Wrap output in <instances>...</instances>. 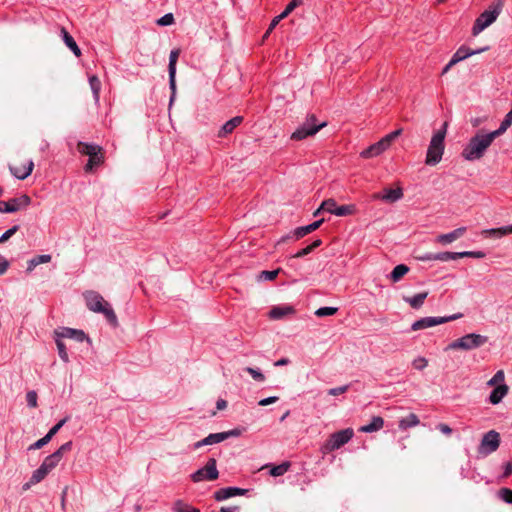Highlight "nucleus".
<instances>
[{
	"label": "nucleus",
	"mask_w": 512,
	"mask_h": 512,
	"mask_svg": "<svg viewBox=\"0 0 512 512\" xmlns=\"http://www.w3.org/2000/svg\"><path fill=\"white\" fill-rule=\"evenodd\" d=\"M497 137L494 131H477L463 148L461 156L467 161L480 160Z\"/></svg>",
	"instance_id": "obj_1"
},
{
	"label": "nucleus",
	"mask_w": 512,
	"mask_h": 512,
	"mask_svg": "<svg viewBox=\"0 0 512 512\" xmlns=\"http://www.w3.org/2000/svg\"><path fill=\"white\" fill-rule=\"evenodd\" d=\"M86 307L95 313L101 314L106 320H117L111 304L98 292L90 290L83 293Z\"/></svg>",
	"instance_id": "obj_2"
},
{
	"label": "nucleus",
	"mask_w": 512,
	"mask_h": 512,
	"mask_svg": "<svg viewBox=\"0 0 512 512\" xmlns=\"http://www.w3.org/2000/svg\"><path fill=\"white\" fill-rule=\"evenodd\" d=\"M448 123L444 122L442 129L435 132L431 138L430 144L427 149L425 164L434 166L438 164L443 156Z\"/></svg>",
	"instance_id": "obj_3"
},
{
	"label": "nucleus",
	"mask_w": 512,
	"mask_h": 512,
	"mask_svg": "<svg viewBox=\"0 0 512 512\" xmlns=\"http://www.w3.org/2000/svg\"><path fill=\"white\" fill-rule=\"evenodd\" d=\"M77 150L80 154L89 156L88 162L84 167L86 173L92 172L95 167L102 165L104 162L103 148L97 144L79 141L77 143Z\"/></svg>",
	"instance_id": "obj_4"
},
{
	"label": "nucleus",
	"mask_w": 512,
	"mask_h": 512,
	"mask_svg": "<svg viewBox=\"0 0 512 512\" xmlns=\"http://www.w3.org/2000/svg\"><path fill=\"white\" fill-rule=\"evenodd\" d=\"M488 342V337L481 334L470 333L458 339H455L447 345L445 351L448 350H463L470 351L477 349Z\"/></svg>",
	"instance_id": "obj_5"
},
{
	"label": "nucleus",
	"mask_w": 512,
	"mask_h": 512,
	"mask_svg": "<svg viewBox=\"0 0 512 512\" xmlns=\"http://www.w3.org/2000/svg\"><path fill=\"white\" fill-rule=\"evenodd\" d=\"M326 122L317 123L314 114L309 115L305 121L292 133L291 139L300 141L308 136L315 135L320 129L326 126Z\"/></svg>",
	"instance_id": "obj_6"
},
{
	"label": "nucleus",
	"mask_w": 512,
	"mask_h": 512,
	"mask_svg": "<svg viewBox=\"0 0 512 512\" xmlns=\"http://www.w3.org/2000/svg\"><path fill=\"white\" fill-rule=\"evenodd\" d=\"M354 436L352 428H346L337 431L329 436L327 441L324 443L322 450L324 453H330L332 451L340 449L346 443H348Z\"/></svg>",
	"instance_id": "obj_7"
},
{
	"label": "nucleus",
	"mask_w": 512,
	"mask_h": 512,
	"mask_svg": "<svg viewBox=\"0 0 512 512\" xmlns=\"http://www.w3.org/2000/svg\"><path fill=\"white\" fill-rule=\"evenodd\" d=\"M502 6H503L502 1L498 0L497 6L495 7L494 10H486L483 13H481L473 25V28H472L473 35L479 34L485 28L490 26L497 19L498 15L500 14Z\"/></svg>",
	"instance_id": "obj_8"
},
{
	"label": "nucleus",
	"mask_w": 512,
	"mask_h": 512,
	"mask_svg": "<svg viewBox=\"0 0 512 512\" xmlns=\"http://www.w3.org/2000/svg\"><path fill=\"white\" fill-rule=\"evenodd\" d=\"M218 476L219 472L217 470L216 460L214 458H210L204 467L198 469L191 475V480L195 483L203 480L213 481L216 480Z\"/></svg>",
	"instance_id": "obj_9"
},
{
	"label": "nucleus",
	"mask_w": 512,
	"mask_h": 512,
	"mask_svg": "<svg viewBox=\"0 0 512 512\" xmlns=\"http://www.w3.org/2000/svg\"><path fill=\"white\" fill-rule=\"evenodd\" d=\"M500 445V435L495 430H490L482 437L481 443L478 447V452L481 455L487 456L498 449Z\"/></svg>",
	"instance_id": "obj_10"
},
{
	"label": "nucleus",
	"mask_w": 512,
	"mask_h": 512,
	"mask_svg": "<svg viewBox=\"0 0 512 512\" xmlns=\"http://www.w3.org/2000/svg\"><path fill=\"white\" fill-rule=\"evenodd\" d=\"M31 203V198L23 194L19 197L12 198L8 201H0L1 213H14L21 209L28 207Z\"/></svg>",
	"instance_id": "obj_11"
},
{
	"label": "nucleus",
	"mask_w": 512,
	"mask_h": 512,
	"mask_svg": "<svg viewBox=\"0 0 512 512\" xmlns=\"http://www.w3.org/2000/svg\"><path fill=\"white\" fill-rule=\"evenodd\" d=\"M72 449V441L62 444L54 453L47 456L42 462L43 466L49 473L58 465L65 452Z\"/></svg>",
	"instance_id": "obj_12"
},
{
	"label": "nucleus",
	"mask_w": 512,
	"mask_h": 512,
	"mask_svg": "<svg viewBox=\"0 0 512 512\" xmlns=\"http://www.w3.org/2000/svg\"><path fill=\"white\" fill-rule=\"evenodd\" d=\"M34 169V162L31 159H27L19 165H10L9 170L13 176L19 180L28 178Z\"/></svg>",
	"instance_id": "obj_13"
},
{
	"label": "nucleus",
	"mask_w": 512,
	"mask_h": 512,
	"mask_svg": "<svg viewBox=\"0 0 512 512\" xmlns=\"http://www.w3.org/2000/svg\"><path fill=\"white\" fill-rule=\"evenodd\" d=\"M54 334H55V337H58L60 339L68 338V339H74L77 342H82L84 340H87L88 342H90V339L86 336L84 331L79 330V329L62 327L58 330H55Z\"/></svg>",
	"instance_id": "obj_14"
},
{
	"label": "nucleus",
	"mask_w": 512,
	"mask_h": 512,
	"mask_svg": "<svg viewBox=\"0 0 512 512\" xmlns=\"http://www.w3.org/2000/svg\"><path fill=\"white\" fill-rule=\"evenodd\" d=\"M403 195V189L401 187H397L395 189L384 188L381 193L374 194L373 198L380 199L388 203H394L402 199Z\"/></svg>",
	"instance_id": "obj_15"
},
{
	"label": "nucleus",
	"mask_w": 512,
	"mask_h": 512,
	"mask_svg": "<svg viewBox=\"0 0 512 512\" xmlns=\"http://www.w3.org/2000/svg\"><path fill=\"white\" fill-rule=\"evenodd\" d=\"M248 492L247 489L238 488V487H225L220 488L219 490L215 491L214 493V499L216 501H223L231 497L235 496H243Z\"/></svg>",
	"instance_id": "obj_16"
},
{
	"label": "nucleus",
	"mask_w": 512,
	"mask_h": 512,
	"mask_svg": "<svg viewBox=\"0 0 512 512\" xmlns=\"http://www.w3.org/2000/svg\"><path fill=\"white\" fill-rule=\"evenodd\" d=\"M268 316L270 318H282V317H296V311L294 306L289 304H283L274 306L271 308V310L268 312Z\"/></svg>",
	"instance_id": "obj_17"
},
{
	"label": "nucleus",
	"mask_w": 512,
	"mask_h": 512,
	"mask_svg": "<svg viewBox=\"0 0 512 512\" xmlns=\"http://www.w3.org/2000/svg\"><path fill=\"white\" fill-rule=\"evenodd\" d=\"M488 50V47H484V48H479V49H471L469 47H466V46H461L457 49V51L453 54L452 56V63H458L460 61H463L465 59H467L468 57L472 56V55H476V54H479L481 52H484Z\"/></svg>",
	"instance_id": "obj_18"
},
{
	"label": "nucleus",
	"mask_w": 512,
	"mask_h": 512,
	"mask_svg": "<svg viewBox=\"0 0 512 512\" xmlns=\"http://www.w3.org/2000/svg\"><path fill=\"white\" fill-rule=\"evenodd\" d=\"M243 120L242 116H235L225 122L218 131V137L223 138L231 134L239 125L242 124Z\"/></svg>",
	"instance_id": "obj_19"
},
{
	"label": "nucleus",
	"mask_w": 512,
	"mask_h": 512,
	"mask_svg": "<svg viewBox=\"0 0 512 512\" xmlns=\"http://www.w3.org/2000/svg\"><path fill=\"white\" fill-rule=\"evenodd\" d=\"M466 227H459L452 232L440 234L437 236L436 241L440 244L446 245L462 237L466 232Z\"/></svg>",
	"instance_id": "obj_20"
},
{
	"label": "nucleus",
	"mask_w": 512,
	"mask_h": 512,
	"mask_svg": "<svg viewBox=\"0 0 512 512\" xmlns=\"http://www.w3.org/2000/svg\"><path fill=\"white\" fill-rule=\"evenodd\" d=\"M388 148L384 145V142L379 140L378 142L370 145L368 148L364 149L360 156L362 158L368 159L372 157H376L386 151Z\"/></svg>",
	"instance_id": "obj_21"
},
{
	"label": "nucleus",
	"mask_w": 512,
	"mask_h": 512,
	"mask_svg": "<svg viewBox=\"0 0 512 512\" xmlns=\"http://www.w3.org/2000/svg\"><path fill=\"white\" fill-rule=\"evenodd\" d=\"M48 474L49 472L40 465L39 468L32 473L29 481L23 484L22 489L24 491L30 489L33 485L40 483Z\"/></svg>",
	"instance_id": "obj_22"
},
{
	"label": "nucleus",
	"mask_w": 512,
	"mask_h": 512,
	"mask_svg": "<svg viewBox=\"0 0 512 512\" xmlns=\"http://www.w3.org/2000/svg\"><path fill=\"white\" fill-rule=\"evenodd\" d=\"M509 387L506 384H500L496 386L489 396V402L493 405H496L502 401V399L507 395Z\"/></svg>",
	"instance_id": "obj_23"
},
{
	"label": "nucleus",
	"mask_w": 512,
	"mask_h": 512,
	"mask_svg": "<svg viewBox=\"0 0 512 512\" xmlns=\"http://www.w3.org/2000/svg\"><path fill=\"white\" fill-rule=\"evenodd\" d=\"M420 424L419 417L415 413H410L406 417L401 418L398 421V427L401 431H405L409 428L416 427Z\"/></svg>",
	"instance_id": "obj_24"
},
{
	"label": "nucleus",
	"mask_w": 512,
	"mask_h": 512,
	"mask_svg": "<svg viewBox=\"0 0 512 512\" xmlns=\"http://www.w3.org/2000/svg\"><path fill=\"white\" fill-rule=\"evenodd\" d=\"M61 35L66 46L74 53L75 56L79 57L81 55V50L75 42L74 38L64 27L61 28Z\"/></svg>",
	"instance_id": "obj_25"
},
{
	"label": "nucleus",
	"mask_w": 512,
	"mask_h": 512,
	"mask_svg": "<svg viewBox=\"0 0 512 512\" xmlns=\"http://www.w3.org/2000/svg\"><path fill=\"white\" fill-rule=\"evenodd\" d=\"M384 426V419L380 416H374L370 423L362 426L359 430L364 433H372L382 429Z\"/></svg>",
	"instance_id": "obj_26"
},
{
	"label": "nucleus",
	"mask_w": 512,
	"mask_h": 512,
	"mask_svg": "<svg viewBox=\"0 0 512 512\" xmlns=\"http://www.w3.org/2000/svg\"><path fill=\"white\" fill-rule=\"evenodd\" d=\"M510 229H512V225L503 226V227H499V228L486 229V230L482 231V234L485 236H489V237L501 238L508 234H512V231H510Z\"/></svg>",
	"instance_id": "obj_27"
},
{
	"label": "nucleus",
	"mask_w": 512,
	"mask_h": 512,
	"mask_svg": "<svg viewBox=\"0 0 512 512\" xmlns=\"http://www.w3.org/2000/svg\"><path fill=\"white\" fill-rule=\"evenodd\" d=\"M427 296H428L427 292H421L412 297H404V300L407 303H409L412 308L418 309L423 305Z\"/></svg>",
	"instance_id": "obj_28"
},
{
	"label": "nucleus",
	"mask_w": 512,
	"mask_h": 512,
	"mask_svg": "<svg viewBox=\"0 0 512 512\" xmlns=\"http://www.w3.org/2000/svg\"><path fill=\"white\" fill-rule=\"evenodd\" d=\"M89 85L93 93V98L98 104L100 99L101 81L96 75H92L89 77Z\"/></svg>",
	"instance_id": "obj_29"
},
{
	"label": "nucleus",
	"mask_w": 512,
	"mask_h": 512,
	"mask_svg": "<svg viewBox=\"0 0 512 512\" xmlns=\"http://www.w3.org/2000/svg\"><path fill=\"white\" fill-rule=\"evenodd\" d=\"M409 272V267L404 264H399L394 267L390 274V279L393 282H398L402 279L404 275H406Z\"/></svg>",
	"instance_id": "obj_30"
},
{
	"label": "nucleus",
	"mask_w": 512,
	"mask_h": 512,
	"mask_svg": "<svg viewBox=\"0 0 512 512\" xmlns=\"http://www.w3.org/2000/svg\"><path fill=\"white\" fill-rule=\"evenodd\" d=\"M322 244L321 239H316L313 241L310 245L306 246L305 248L299 250L297 253H295L291 258H301L308 254H310L314 249L319 247Z\"/></svg>",
	"instance_id": "obj_31"
},
{
	"label": "nucleus",
	"mask_w": 512,
	"mask_h": 512,
	"mask_svg": "<svg viewBox=\"0 0 512 512\" xmlns=\"http://www.w3.org/2000/svg\"><path fill=\"white\" fill-rule=\"evenodd\" d=\"M290 468L289 462H283L279 465L271 467L269 474L273 477H278L284 475Z\"/></svg>",
	"instance_id": "obj_32"
},
{
	"label": "nucleus",
	"mask_w": 512,
	"mask_h": 512,
	"mask_svg": "<svg viewBox=\"0 0 512 512\" xmlns=\"http://www.w3.org/2000/svg\"><path fill=\"white\" fill-rule=\"evenodd\" d=\"M55 342H56V346H57V350H58V354H59L60 359L63 362L68 363L69 362V355L67 353L65 344L62 342V339H60L58 337H55Z\"/></svg>",
	"instance_id": "obj_33"
},
{
	"label": "nucleus",
	"mask_w": 512,
	"mask_h": 512,
	"mask_svg": "<svg viewBox=\"0 0 512 512\" xmlns=\"http://www.w3.org/2000/svg\"><path fill=\"white\" fill-rule=\"evenodd\" d=\"M458 254H460V252H439L436 253V261L447 262L450 260L460 259L461 256Z\"/></svg>",
	"instance_id": "obj_34"
},
{
	"label": "nucleus",
	"mask_w": 512,
	"mask_h": 512,
	"mask_svg": "<svg viewBox=\"0 0 512 512\" xmlns=\"http://www.w3.org/2000/svg\"><path fill=\"white\" fill-rule=\"evenodd\" d=\"M356 208L354 205H342L337 206V209L334 211V215L336 216H348L354 214Z\"/></svg>",
	"instance_id": "obj_35"
},
{
	"label": "nucleus",
	"mask_w": 512,
	"mask_h": 512,
	"mask_svg": "<svg viewBox=\"0 0 512 512\" xmlns=\"http://www.w3.org/2000/svg\"><path fill=\"white\" fill-rule=\"evenodd\" d=\"M180 55L179 49H174L170 52L169 56V65H168V71L169 72H176V63Z\"/></svg>",
	"instance_id": "obj_36"
},
{
	"label": "nucleus",
	"mask_w": 512,
	"mask_h": 512,
	"mask_svg": "<svg viewBox=\"0 0 512 512\" xmlns=\"http://www.w3.org/2000/svg\"><path fill=\"white\" fill-rule=\"evenodd\" d=\"M320 209H323V211L334 214L335 209H337V203L334 199L329 198L322 202V204L320 205Z\"/></svg>",
	"instance_id": "obj_37"
},
{
	"label": "nucleus",
	"mask_w": 512,
	"mask_h": 512,
	"mask_svg": "<svg viewBox=\"0 0 512 512\" xmlns=\"http://www.w3.org/2000/svg\"><path fill=\"white\" fill-rule=\"evenodd\" d=\"M504 379H505V374H504V371L503 370H499L497 371L494 376L487 382V385L488 386H495V385H500V384H504Z\"/></svg>",
	"instance_id": "obj_38"
},
{
	"label": "nucleus",
	"mask_w": 512,
	"mask_h": 512,
	"mask_svg": "<svg viewBox=\"0 0 512 512\" xmlns=\"http://www.w3.org/2000/svg\"><path fill=\"white\" fill-rule=\"evenodd\" d=\"M281 269L278 268L276 270H272V271H262L259 275V279L260 280H264V281H272L274 279H276V277L278 276V274L280 273Z\"/></svg>",
	"instance_id": "obj_39"
},
{
	"label": "nucleus",
	"mask_w": 512,
	"mask_h": 512,
	"mask_svg": "<svg viewBox=\"0 0 512 512\" xmlns=\"http://www.w3.org/2000/svg\"><path fill=\"white\" fill-rule=\"evenodd\" d=\"M335 307H321L315 311L317 317L333 316L337 312Z\"/></svg>",
	"instance_id": "obj_40"
},
{
	"label": "nucleus",
	"mask_w": 512,
	"mask_h": 512,
	"mask_svg": "<svg viewBox=\"0 0 512 512\" xmlns=\"http://www.w3.org/2000/svg\"><path fill=\"white\" fill-rule=\"evenodd\" d=\"M402 133V129H397L389 134H387L385 137L381 139L382 142H384V145L389 148L392 141H394L398 136H400Z\"/></svg>",
	"instance_id": "obj_41"
},
{
	"label": "nucleus",
	"mask_w": 512,
	"mask_h": 512,
	"mask_svg": "<svg viewBox=\"0 0 512 512\" xmlns=\"http://www.w3.org/2000/svg\"><path fill=\"white\" fill-rule=\"evenodd\" d=\"M402 133V129H397L389 134H387L385 137L381 139L382 142H384V145L389 148L392 141H394L398 136H400Z\"/></svg>",
	"instance_id": "obj_42"
},
{
	"label": "nucleus",
	"mask_w": 512,
	"mask_h": 512,
	"mask_svg": "<svg viewBox=\"0 0 512 512\" xmlns=\"http://www.w3.org/2000/svg\"><path fill=\"white\" fill-rule=\"evenodd\" d=\"M304 0H291L284 11L281 13L282 17L286 18L294 9L303 4Z\"/></svg>",
	"instance_id": "obj_43"
},
{
	"label": "nucleus",
	"mask_w": 512,
	"mask_h": 512,
	"mask_svg": "<svg viewBox=\"0 0 512 512\" xmlns=\"http://www.w3.org/2000/svg\"><path fill=\"white\" fill-rule=\"evenodd\" d=\"M173 510L175 512H191L192 506L187 504V503H185L182 500H177L174 503Z\"/></svg>",
	"instance_id": "obj_44"
},
{
	"label": "nucleus",
	"mask_w": 512,
	"mask_h": 512,
	"mask_svg": "<svg viewBox=\"0 0 512 512\" xmlns=\"http://www.w3.org/2000/svg\"><path fill=\"white\" fill-rule=\"evenodd\" d=\"M309 233H312L310 231L309 225L297 227L293 231L294 240H298L300 238H303L304 236H306Z\"/></svg>",
	"instance_id": "obj_45"
},
{
	"label": "nucleus",
	"mask_w": 512,
	"mask_h": 512,
	"mask_svg": "<svg viewBox=\"0 0 512 512\" xmlns=\"http://www.w3.org/2000/svg\"><path fill=\"white\" fill-rule=\"evenodd\" d=\"M442 322H413L411 326V331H417L421 329H425L428 327H432L438 324H441Z\"/></svg>",
	"instance_id": "obj_46"
},
{
	"label": "nucleus",
	"mask_w": 512,
	"mask_h": 512,
	"mask_svg": "<svg viewBox=\"0 0 512 512\" xmlns=\"http://www.w3.org/2000/svg\"><path fill=\"white\" fill-rule=\"evenodd\" d=\"M156 23L159 26H169V25H172L174 23V16H173L172 13H167L164 16H162L161 18H159L156 21Z\"/></svg>",
	"instance_id": "obj_47"
},
{
	"label": "nucleus",
	"mask_w": 512,
	"mask_h": 512,
	"mask_svg": "<svg viewBox=\"0 0 512 512\" xmlns=\"http://www.w3.org/2000/svg\"><path fill=\"white\" fill-rule=\"evenodd\" d=\"M245 371L248 372L252 376V378L258 382H263L265 380V376L258 369L246 367Z\"/></svg>",
	"instance_id": "obj_48"
},
{
	"label": "nucleus",
	"mask_w": 512,
	"mask_h": 512,
	"mask_svg": "<svg viewBox=\"0 0 512 512\" xmlns=\"http://www.w3.org/2000/svg\"><path fill=\"white\" fill-rule=\"evenodd\" d=\"M499 497L506 503L512 504V490L509 488H501Z\"/></svg>",
	"instance_id": "obj_49"
},
{
	"label": "nucleus",
	"mask_w": 512,
	"mask_h": 512,
	"mask_svg": "<svg viewBox=\"0 0 512 512\" xmlns=\"http://www.w3.org/2000/svg\"><path fill=\"white\" fill-rule=\"evenodd\" d=\"M461 258L469 257V258H477L481 259L485 257V253L482 251H463L458 254Z\"/></svg>",
	"instance_id": "obj_50"
},
{
	"label": "nucleus",
	"mask_w": 512,
	"mask_h": 512,
	"mask_svg": "<svg viewBox=\"0 0 512 512\" xmlns=\"http://www.w3.org/2000/svg\"><path fill=\"white\" fill-rule=\"evenodd\" d=\"M176 72H169V85L170 89L172 91L171 97H170V103L174 101L175 93H176Z\"/></svg>",
	"instance_id": "obj_51"
},
{
	"label": "nucleus",
	"mask_w": 512,
	"mask_h": 512,
	"mask_svg": "<svg viewBox=\"0 0 512 512\" xmlns=\"http://www.w3.org/2000/svg\"><path fill=\"white\" fill-rule=\"evenodd\" d=\"M19 230V226L18 225H14L13 227H11L10 229H8L7 231H5L1 236H0V244L1 243H4L6 242L10 237H12L17 231Z\"/></svg>",
	"instance_id": "obj_52"
},
{
	"label": "nucleus",
	"mask_w": 512,
	"mask_h": 512,
	"mask_svg": "<svg viewBox=\"0 0 512 512\" xmlns=\"http://www.w3.org/2000/svg\"><path fill=\"white\" fill-rule=\"evenodd\" d=\"M37 393L35 391H29L26 394L27 405L31 408L37 407Z\"/></svg>",
	"instance_id": "obj_53"
},
{
	"label": "nucleus",
	"mask_w": 512,
	"mask_h": 512,
	"mask_svg": "<svg viewBox=\"0 0 512 512\" xmlns=\"http://www.w3.org/2000/svg\"><path fill=\"white\" fill-rule=\"evenodd\" d=\"M208 437H209L210 445L225 441L224 432L211 433L208 435Z\"/></svg>",
	"instance_id": "obj_54"
},
{
	"label": "nucleus",
	"mask_w": 512,
	"mask_h": 512,
	"mask_svg": "<svg viewBox=\"0 0 512 512\" xmlns=\"http://www.w3.org/2000/svg\"><path fill=\"white\" fill-rule=\"evenodd\" d=\"M68 418H63L60 420L56 425H54L49 432L46 434V436L51 440L52 437L59 431V429L67 422Z\"/></svg>",
	"instance_id": "obj_55"
},
{
	"label": "nucleus",
	"mask_w": 512,
	"mask_h": 512,
	"mask_svg": "<svg viewBox=\"0 0 512 512\" xmlns=\"http://www.w3.org/2000/svg\"><path fill=\"white\" fill-rule=\"evenodd\" d=\"M349 388H350V385H348V384L340 386V387L331 388L328 390V394L331 396H338V395L346 393L349 390Z\"/></svg>",
	"instance_id": "obj_56"
},
{
	"label": "nucleus",
	"mask_w": 512,
	"mask_h": 512,
	"mask_svg": "<svg viewBox=\"0 0 512 512\" xmlns=\"http://www.w3.org/2000/svg\"><path fill=\"white\" fill-rule=\"evenodd\" d=\"M412 365L416 370H423L428 365V361L424 357H418L413 360Z\"/></svg>",
	"instance_id": "obj_57"
},
{
	"label": "nucleus",
	"mask_w": 512,
	"mask_h": 512,
	"mask_svg": "<svg viewBox=\"0 0 512 512\" xmlns=\"http://www.w3.org/2000/svg\"><path fill=\"white\" fill-rule=\"evenodd\" d=\"M49 442H50V439L45 435L44 437H42L41 439L37 440L35 443L30 445L29 450L40 449L43 446H45L46 444H48Z\"/></svg>",
	"instance_id": "obj_58"
},
{
	"label": "nucleus",
	"mask_w": 512,
	"mask_h": 512,
	"mask_svg": "<svg viewBox=\"0 0 512 512\" xmlns=\"http://www.w3.org/2000/svg\"><path fill=\"white\" fill-rule=\"evenodd\" d=\"M459 317H461L460 314H454V315H451V316H442V317H424V318H421L420 320H443V321H446V320H457Z\"/></svg>",
	"instance_id": "obj_59"
},
{
	"label": "nucleus",
	"mask_w": 512,
	"mask_h": 512,
	"mask_svg": "<svg viewBox=\"0 0 512 512\" xmlns=\"http://www.w3.org/2000/svg\"><path fill=\"white\" fill-rule=\"evenodd\" d=\"M436 429L447 436H450L453 432L452 429L445 423H439L436 426Z\"/></svg>",
	"instance_id": "obj_60"
},
{
	"label": "nucleus",
	"mask_w": 512,
	"mask_h": 512,
	"mask_svg": "<svg viewBox=\"0 0 512 512\" xmlns=\"http://www.w3.org/2000/svg\"><path fill=\"white\" fill-rule=\"evenodd\" d=\"M241 433H242V431L239 428H235V429H232V430H229V431H225L224 432L225 440H227L230 437H238V436L241 435Z\"/></svg>",
	"instance_id": "obj_61"
},
{
	"label": "nucleus",
	"mask_w": 512,
	"mask_h": 512,
	"mask_svg": "<svg viewBox=\"0 0 512 512\" xmlns=\"http://www.w3.org/2000/svg\"><path fill=\"white\" fill-rule=\"evenodd\" d=\"M34 258L36 259L38 265L42 263H48L51 261V255L49 254L38 255Z\"/></svg>",
	"instance_id": "obj_62"
},
{
	"label": "nucleus",
	"mask_w": 512,
	"mask_h": 512,
	"mask_svg": "<svg viewBox=\"0 0 512 512\" xmlns=\"http://www.w3.org/2000/svg\"><path fill=\"white\" fill-rule=\"evenodd\" d=\"M9 267V262L3 257L0 256V275H3Z\"/></svg>",
	"instance_id": "obj_63"
},
{
	"label": "nucleus",
	"mask_w": 512,
	"mask_h": 512,
	"mask_svg": "<svg viewBox=\"0 0 512 512\" xmlns=\"http://www.w3.org/2000/svg\"><path fill=\"white\" fill-rule=\"evenodd\" d=\"M239 510V506H222L220 508V512H238Z\"/></svg>",
	"instance_id": "obj_64"
}]
</instances>
